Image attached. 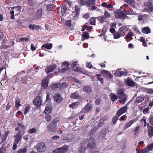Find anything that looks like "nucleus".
<instances>
[{"mask_svg":"<svg viewBox=\"0 0 153 153\" xmlns=\"http://www.w3.org/2000/svg\"><path fill=\"white\" fill-rule=\"evenodd\" d=\"M117 95L120 99L119 102L120 104H124L127 100V96L124 93V91L122 89H119L118 91Z\"/></svg>","mask_w":153,"mask_h":153,"instance_id":"1","label":"nucleus"},{"mask_svg":"<svg viewBox=\"0 0 153 153\" xmlns=\"http://www.w3.org/2000/svg\"><path fill=\"white\" fill-rule=\"evenodd\" d=\"M57 127V125L51 123L47 126V131L50 134L54 133L56 132Z\"/></svg>","mask_w":153,"mask_h":153,"instance_id":"2","label":"nucleus"},{"mask_svg":"<svg viewBox=\"0 0 153 153\" xmlns=\"http://www.w3.org/2000/svg\"><path fill=\"white\" fill-rule=\"evenodd\" d=\"M69 147L68 145H65L63 146L54 149V153H65L68 150Z\"/></svg>","mask_w":153,"mask_h":153,"instance_id":"3","label":"nucleus"},{"mask_svg":"<svg viewBox=\"0 0 153 153\" xmlns=\"http://www.w3.org/2000/svg\"><path fill=\"white\" fill-rule=\"evenodd\" d=\"M36 147L37 151L40 152H44L46 149L45 144L43 142L38 143Z\"/></svg>","mask_w":153,"mask_h":153,"instance_id":"4","label":"nucleus"},{"mask_svg":"<svg viewBox=\"0 0 153 153\" xmlns=\"http://www.w3.org/2000/svg\"><path fill=\"white\" fill-rule=\"evenodd\" d=\"M22 134L21 130H19L16 134V135L14 137V142L17 143L21 142L22 139Z\"/></svg>","mask_w":153,"mask_h":153,"instance_id":"5","label":"nucleus"},{"mask_svg":"<svg viewBox=\"0 0 153 153\" xmlns=\"http://www.w3.org/2000/svg\"><path fill=\"white\" fill-rule=\"evenodd\" d=\"M42 103V100L40 96H37L33 101V104L36 107L39 106Z\"/></svg>","mask_w":153,"mask_h":153,"instance_id":"6","label":"nucleus"},{"mask_svg":"<svg viewBox=\"0 0 153 153\" xmlns=\"http://www.w3.org/2000/svg\"><path fill=\"white\" fill-rule=\"evenodd\" d=\"M92 105L91 103H88L85 106V107L83 108L81 111V113H85L88 112L89 111H91V110Z\"/></svg>","mask_w":153,"mask_h":153,"instance_id":"7","label":"nucleus"},{"mask_svg":"<svg viewBox=\"0 0 153 153\" xmlns=\"http://www.w3.org/2000/svg\"><path fill=\"white\" fill-rule=\"evenodd\" d=\"M127 110V108L125 106L122 107L119 109L117 111L116 114L119 117L122 114L126 112Z\"/></svg>","mask_w":153,"mask_h":153,"instance_id":"8","label":"nucleus"},{"mask_svg":"<svg viewBox=\"0 0 153 153\" xmlns=\"http://www.w3.org/2000/svg\"><path fill=\"white\" fill-rule=\"evenodd\" d=\"M42 10L41 8L38 9L36 11L34 16V18L36 19L42 18Z\"/></svg>","mask_w":153,"mask_h":153,"instance_id":"9","label":"nucleus"},{"mask_svg":"<svg viewBox=\"0 0 153 153\" xmlns=\"http://www.w3.org/2000/svg\"><path fill=\"white\" fill-rule=\"evenodd\" d=\"M56 65L55 64L53 65H50L48 66L47 68L45 69V71L47 74L53 71L56 68Z\"/></svg>","mask_w":153,"mask_h":153,"instance_id":"10","label":"nucleus"},{"mask_svg":"<svg viewBox=\"0 0 153 153\" xmlns=\"http://www.w3.org/2000/svg\"><path fill=\"white\" fill-rule=\"evenodd\" d=\"M147 133L149 138H151L153 136V127L149 126V124L147 125Z\"/></svg>","mask_w":153,"mask_h":153,"instance_id":"11","label":"nucleus"},{"mask_svg":"<svg viewBox=\"0 0 153 153\" xmlns=\"http://www.w3.org/2000/svg\"><path fill=\"white\" fill-rule=\"evenodd\" d=\"M90 142L87 144L88 147L90 148L93 149L95 148L96 146V144L95 143V140L94 139H90L89 140Z\"/></svg>","mask_w":153,"mask_h":153,"instance_id":"12","label":"nucleus"},{"mask_svg":"<svg viewBox=\"0 0 153 153\" xmlns=\"http://www.w3.org/2000/svg\"><path fill=\"white\" fill-rule=\"evenodd\" d=\"M82 91L83 92L89 95L92 92V88L89 86H84L82 89Z\"/></svg>","mask_w":153,"mask_h":153,"instance_id":"13","label":"nucleus"},{"mask_svg":"<svg viewBox=\"0 0 153 153\" xmlns=\"http://www.w3.org/2000/svg\"><path fill=\"white\" fill-rule=\"evenodd\" d=\"M17 125L19 126V127H16L15 128V130L16 131L19 130H21L22 132L24 131L25 129V127L23 123H18Z\"/></svg>","mask_w":153,"mask_h":153,"instance_id":"14","label":"nucleus"},{"mask_svg":"<svg viewBox=\"0 0 153 153\" xmlns=\"http://www.w3.org/2000/svg\"><path fill=\"white\" fill-rule=\"evenodd\" d=\"M126 84L130 87H134L135 86V82L131 79L128 78L127 79L126 82Z\"/></svg>","mask_w":153,"mask_h":153,"instance_id":"15","label":"nucleus"},{"mask_svg":"<svg viewBox=\"0 0 153 153\" xmlns=\"http://www.w3.org/2000/svg\"><path fill=\"white\" fill-rule=\"evenodd\" d=\"M101 73L105 77L109 78L113 77V75L107 71L105 70H102L101 71Z\"/></svg>","mask_w":153,"mask_h":153,"instance_id":"16","label":"nucleus"},{"mask_svg":"<svg viewBox=\"0 0 153 153\" xmlns=\"http://www.w3.org/2000/svg\"><path fill=\"white\" fill-rule=\"evenodd\" d=\"M54 101L57 103L61 102L62 101V98L59 94H55L53 97Z\"/></svg>","mask_w":153,"mask_h":153,"instance_id":"17","label":"nucleus"},{"mask_svg":"<svg viewBox=\"0 0 153 153\" xmlns=\"http://www.w3.org/2000/svg\"><path fill=\"white\" fill-rule=\"evenodd\" d=\"M81 97L77 91L72 93L70 96V98L71 99H78L81 98Z\"/></svg>","mask_w":153,"mask_h":153,"instance_id":"18","label":"nucleus"},{"mask_svg":"<svg viewBox=\"0 0 153 153\" xmlns=\"http://www.w3.org/2000/svg\"><path fill=\"white\" fill-rule=\"evenodd\" d=\"M48 79L47 78H44L42 80L41 86L44 89H46L48 86Z\"/></svg>","mask_w":153,"mask_h":153,"instance_id":"19","label":"nucleus"},{"mask_svg":"<svg viewBox=\"0 0 153 153\" xmlns=\"http://www.w3.org/2000/svg\"><path fill=\"white\" fill-rule=\"evenodd\" d=\"M114 16L116 18H122L125 17L126 14L122 12H117L115 13Z\"/></svg>","mask_w":153,"mask_h":153,"instance_id":"20","label":"nucleus"},{"mask_svg":"<svg viewBox=\"0 0 153 153\" xmlns=\"http://www.w3.org/2000/svg\"><path fill=\"white\" fill-rule=\"evenodd\" d=\"M116 75L118 77H121L123 76H126L127 72L121 71L120 70H117L115 73Z\"/></svg>","mask_w":153,"mask_h":153,"instance_id":"21","label":"nucleus"},{"mask_svg":"<svg viewBox=\"0 0 153 153\" xmlns=\"http://www.w3.org/2000/svg\"><path fill=\"white\" fill-rule=\"evenodd\" d=\"M126 27L125 26H123L119 29V32L120 33L122 36H123L125 35V32L126 30Z\"/></svg>","mask_w":153,"mask_h":153,"instance_id":"22","label":"nucleus"},{"mask_svg":"<svg viewBox=\"0 0 153 153\" xmlns=\"http://www.w3.org/2000/svg\"><path fill=\"white\" fill-rule=\"evenodd\" d=\"M29 27L30 30H38L40 29V26L39 25L34 24H30L29 25Z\"/></svg>","mask_w":153,"mask_h":153,"instance_id":"23","label":"nucleus"},{"mask_svg":"<svg viewBox=\"0 0 153 153\" xmlns=\"http://www.w3.org/2000/svg\"><path fill=\"white\" fill-rule=\"evenodd\" d=\"M78 3L80 6L87 5L88 7H90V5L88 4V1H87L85 0H79Z\"/></svg>","mask_w":153,"mask_h":153,"instance_id":"24","label":"nucleus"},{"mask_svg":"<svg viewBox=\"0 0 153 153\" xmlns=\"http://www.w3.org/2000/svg\"><path fill=\"white\" fill-rule=\"evenodd\" d=\"M9 133L10 131L9 130L5 131L4 134L2 135L1 136V143L4 142L6 140Z\"/></svg>","mask_w":153,"mask_h":153,"instance_id":"25","label":"nucleus"},{"mask_svg":"<svg viewBox=\"0 0 153 153\" xmlns=\"http://www.w3.org/2000/svg\"><path fill=\"white\" fill-rule=\"evenodd\" d=\"M110 97L112 102L115 101L118 99V97L117 95L113 93L110 94Z\"/></svg>","mask_w":153,"mask_h":153,"instance_id":"26","label":"nucleus"},{"mask_svg":"<svg viewBox=\"0 0 153 153\" xmlns=\"http://www.w3.org/2000/svg\"><path fill=\"white\" fill-rule=\"evenodd\" d=\"M134 122V120H132L128 122L125 124L124 127V129L125 130L130 127Z\"/></svg>","mask_w":153,"mask_h":153,"instance_id":"27","label":"nucleus"},{"mask_svg":"<svg viewBox=\"0 0 153 153\" xmlns=\"http://www.w3.org/2000/svg\"><path fill=\"white\" fill-rule=\"evenodd\" d=\"M52 46L53 45L52 44L47 43L43 45L42 47V49H43V48H44L50 50L52 48Z\"/></svg>","mask_w":153,"mask_h":153,"instance_id":"28","label":"nucleus"},{"mask_svg":"<svg viewBox=\"0 0 153 153\" xmlns=\"http://www.w3.org/2000/svg\"><path fill=\"white\" fill-rule=\"evenodd\" d=\"M79 104V102H74L69 105V107L73 109L75 108L78 107Z\"/></svg>","mask_w":153,"mask_h":153,"instance_id":"29","label":"nucleus"},{"mask_svg":"<svg viewBox=\"0 0 153 153\" xmlns=\"http://www.w3.org/2000/svg\"><path fill=\"white\" fill-rule=\"evenodd\" d=\"M125 12L127 15H137V14L135 12L133 11L131 9L126 10Z\"/></svg>","mask_w":153,"mask_h":153,"instance_id":"30","label":"nucleus"},{"mask_svg":"<svg viewBox=\"0 0 153 153\" xmlns=\"http://www.w3.org/2000/svg\"><path fill=\"white\" fill-rule=\"evenodd\" d=\"M142 32L148 34L151 33L150 29L148 27H143L142 29Z\"/></svg>","mask_w":153,"mask_h":153,"instance_id":"31","label":"nucleus"},{"mask_svg":"<svg viewBox=\"0 0 153 153\" xmlns=\"http://www.w3.org/2000/svg\"><path fill=\"white\" fill-rule=\"evenodd\" d=\"M61 12L62 16L65 14V11L67 10V8L65 5H62L61 6Z\"/></svg>","mask_w":153,"mask_h":153,"instance_id":"32","label":"nucleus"},{"mask_svg":"<svg viewBox=\"0 0 153 153\" xmlns=\"http://www.w3.org/2000/svg\"><path fill=\"white\" fill-rule=\"evenodd\" d=\"M144 100V97H137L135 100V103H140Z\"/></svg>","mask_w":153,"mask_h":153,"instance_id":"33","label":"nucleus"},{"mask_svg":"<svg viewBox=\"0 0 153 153\" xmlns=\"http://www.w3.org/2000/svg\"><path fill=\"white\" fill-rule=\"evenodd\" d=\"M15 100V106L16 108H18L21 105L20 104L21 100L19 98L17 97L16 98Z\"/></svg>","mask_w":153,"mask_h":153,"instance_id":"34","label":"nucleus"},{"mask_svg":"<svg viewBox=\"0 0 153 153\" xmlns=\"http://www.w3.org/2000/svg\"><path fill=\"white\" fill-rule=\"evenodd\" d=\"M140 126H136L135 129L132 131L133 134L135 135L137 134L140 131Z\"/></svg>","mask_w":153,"mask_h":153,"instance_id":"35","label":"nucleus"},{"mask_svg":"<svg viewBox=\"0 0 153 153\" xmlns=\"http://www.w3.org/2000/svg\"><path fill=\"white\" fill-rule=\"evenodd\" d=\"M61 85L59 83H54L51 85V88L53 89H56L60 87Z\"/></svg>","mask_w":153,"mask_h":153,"instance_id":"36","label":"nucleus"},{"mask_svg":"<svg viewBox=\"0 0 153 153\" xmlns=\"http://www.w3.org/2000/svg\"><path fill=\"white\" fill-rule=\"evenodd\" d=\"M133 33L132 32H130L128 33L126 35V39H129L131 40L133 39L132 36L133 35Z\"/></svg>","mask_w":153,"mask_h":153,"instance_id":"37","label":"nucleus"},{"mask_svg":"<svg viewBox=\"0 0 153 153\" xmlns=\"http://www.w3.org/2000/svg\"><path fill=\"white\" fill-rule=\"evenodd\" d=\"M114 36V39H118L120 38L121 36L120 33L118 32H115L113 34Z\"/></svg>","mask_w":153,"mask_h":153,"instance_id":"38","label":"nucleus"},{"mask_svg":"<svg viewBox=\"0 0 153 153\" xmlns=\"http://www.w3.org/2000/svg\"><path fill=\"white\" fill-rule=\"evenodd\" d=\"M96 76H97V79L99 81H100L101 84L103 82V79L101 77V75L100 74H98L95 75Z\"/></svg>","mask_w":153,"mask_h":153,"instance_id":"39","label":"nucleus"},{"mask_svg":"<svg viewBox=\"0 0 153 153\" xmlns=\"http://www.w3.org/2000/svg\"><path fill=\"white\" fill-rule=\"evenodd\" d=\"M51 107L48 106L45 108L44 112L45 114H48L51 112Z\"/></svg>","mask_w":153,"mask_h":153,"instance_id":"40","label":"nucleus"},{"mask_svg":"<svg viewBox=\"0 0 153 153\" xmlns=\"http://www.w3.org/2000/svg\"><path fill=\"white\" fill-rule=\"evenodd\" d=\"M60 118L59 117H57L55 119H54L53 121L51 123L54 124V125H57V123H58L59 121Z\"/></svg>","mask_w":153,"mask_h":153,"instance_id":"41","label":"nucleus"},{"mask_svg":"<svg viewBox=\"0 0 153 153\" xmlns=\"http://www.w3.org/2000/svg\"><path fill=\"white\" fill-rule=\"evenodd\" d=\"M30 108V107L29 105H28L27 106L25 107L24 109V114H26L27 113L29 110Z\"/></svg>","mask_w":153,"mask_h":153,"instance_id":"42","label":"nucleus"},{"mask_svg":"<svg viewBox=\"0 0 153 153\" xmlns=\"http://www.w3.org/2000/svg\"><path fill=\"white\" fill-rule=\"evenodd\" d=\"M27 147L26 146H25L22 149H21L19 150L17 152L18 153H25L27 150Z\"/></svg>","mask_w":153,"mask_h":153,"instance_id":"43","label":"nucleus"},{"mask_svg":"<svg viewBox=\"0 0 153 153\" xmlns=\"http://www.w3.org/2000/svg\"><path fill=\"white\" fill-rule=\"evenodd\" d=\"M37 131V130L34 128H33L31 129H29L28 131V133L29 134H32L35 133Z\"/></svg>","mask_w":153,"mask_h":153,"instance_id":"44","label":"nucleus"},{"mask_svg":"<svg viewBox=\"0 0 153 153\" xmlns=\"http://www.w3.org/2000/svg\"><path fill=\"white\" fill-rule=\"evenodd\" d=\"M119 117L117 116H114L112 120V122L114 124H115L118 119Z\"/></svg>","mask_w":153,"mask_h":153,"instance_id":"45","label":"nucleus"},{"mask_svg":"<svg viewBox=\"0 0 153 153\" xmlns=\"http://www.w3.org/2000/svg\"><path fill=\"white\" fill-rule=\"evenodd\" d=\"M82 36L85 39H87L89 37V34L86 32H84L82 33Z\"/></svg>","mask_w":153,"mask_h":153,"instance_id":"46","label":"nucleus"},{"mask_svg":"<svg viewBox=\"0 0 153 153\" xmlns=\"http://www.w3.org/2000/svg\"><path fill=\"white\" fill-rule=\"evenodd\" d=\"M46 9L48 11H51L53 9V7L52 6L51 4H47L46 5Z\"/></svg>","mask_w":153,"mask_h":153,"instance_id":"47","label":"nucleus"},{"mask_svg":"<svg viewBox=\"0 0 153 153\" xmlns=\"http://www.w3.org/2000/svg\"><path fill=\"white\" fill-rule=\"evenodd\" d=\"M6 150V147H5L2 145L0 148V153H5L4 152Z\"/></svg>","mask_w":153,"mask_h":153,"instance_id":"48","label":"nucleus"},{"mask_svg":"<svg viewBox=\"0 0 153 153\" xmlns=\"http://www.w3.org/2000/svg\"><path fill=\"white\" fill-rule=\"evenodd\" d=\"M103 120L102 119H101L100 120L98 124L97 127H100L102 126L104 124Z\"/></svg>","mask_w":153,"mask_h":153,"instance_id":"49","label":"nucleus"},{"mask_svg":"<svg viewBox=\"0 0 153 153\" xmlns=\"http://www.w3.org/2000/svg\"><path fill=\"white\" fill-rule=\"evenodd\" d=\"M85 150V148L81 146L79 150L78 153H84Z\"/></svg>","mask_w":153,"mask_h":153,"instance_id":"50","label":"nucleus"},{"mask_svg":"<svg viewBox=\"0 0 153 153\" xmlns=\"http://www.w3.org/2000/svg\"><path fill=\"white\" fill-rule=\"evenodd\" d=\"M146 149L148 151L149 150L150 151L152 150L153 149V143L148 145Z\"/></svg>","mask_w":153,"mask_h":153,"instance_id":"51","label":"nucleus"},{"mask_svg":"<svg viewBox=\"0 0 153 153\" xmlns=\"http://www.w3.org/2000/svg\"><path fill=\"white\" fill-rule=\"evenodd\" d=\"M90 24L92 25H94L95 24L96 19L95 18H91L90 19Z\"/></svg>","mask_w":153,"mask_h":153,"instance_id":"52","label":"nucleus"},{"mask_svg":"<svg viewBox=\"0 0 153 153\" xmlns=\"http://www.w3.org/2000/svg\"><path fill=\"white\" fill-rule=\"evenodd\" d=\"M75 11L76 15H79V6L78 5H75Z\"/></svg>","mask_w":153,"mask_h":153,"instance_id":"53","label":"nucleus"},{"mask_svg":"<svg viewBox=\"0 0 153 153\" xmlns=\"http://www.w3.org/2000/svg\"><path fill=\"white\" fill-rule=\"evenodd\" d=\"M45 120L48 122L50 121L51 119V116L50 115H47L45 118Z\"/></svg>","mask_w":153,"mask_h":153,"instance_id":"54","label":"nucleus"},{"mask_svg":"<svg viewBox=\"0 0 153 153\" xmlns=\"http://www.w3.org/2000/svg\"><path fill=\"white\" fill-rule=\"evenodd\" d=\"M95 0H88V4L90 5V6L94 5L95 4Z\"/></svg>","mask_w":153,"mask_h":153,"instance_id":"55","label":"nucleus"},{"mask_svg":"<svg viewBox=\"0 0 153 153\" xmlns=\"http://www.w3.org/2000/svg\"><path fill=\"white\" fill-rule=\"evenodd\" d=\"M78 63V62L77 61H73L71 62V66L73 68L76 66Z\"/></svg>","mask_w":153,"mask_h":153,"instance_id":"56","label":"nucleus"},{"mask_svg":"<svg viewBox=\"0 0 153 153\" xmlns=\"http://www.w3.org/2000/svg\"><path fill=\"white\" fill-rule=\"evenodd\" d=\"M66 25L68 27H71V21L70 20H66L65 22Z\"/></svg>","mask_w":153,"mask_h":153,"instance_id":"57","label":"nucleus"},{"mask_svg":"<svg viewBox=\"0 0 153 153\" xmlns=\"http://www.w3.org/2000/svg\"><path fill=\"white\" fill-rule=\"evenodd\" d=\"M68 140L72 139L74 138V135L72 134H70L67 135Z\"/></svg>","mask_w":153,"mask_h":153,"instance_id":"58","label":"nucleus"},{"mask_svg":"<svg viewBox=\"0 0 153 153\" xmlns=\"http://www.w3.org/2000/svg\"><path fill=\"white\" fill-rule=\"evenodd\" d=\"M15 9L17 11L19 12L21 10L22 7L20 6H17L16 7H12V9Z\"/></svg>","mask_w":153,"mask_h":153,"instance_id":"59","label":"nucleus"},{"mask_svg":"<svg viewBox=\"0 0 153 153\" xmlns=\"http://www.w3.org/2000/svg\"><path fill=\"white\" fill-rule=\"evenodd\" d=\"M147 10L150 12L153 11V4H151L150 6L147 8Z\"/></svg>","mask_w":153,"mask_h":153,"instance_id":"60","label":"nucleus"},{"mask_svg":"<svg viewBox=\"0 0 153 153\" xmlns=\"http://www.w3.org/2000/svg\"><path fill=\"white\" fill-rule=\"evenodd\" d=\"M149 123L153 127V116H150L149 117Z\"/></svg>","mask_w":153,"mask_h":153,"instance_id":"61","label":"nucleus"},{"mask_svg":"<svg viewBox=\"0 0 153 153\" xmlns=\"http://www.w3.org/2000/svg\"><path fill=\"white\" fill-rule=\"evenodd\" d=\"M86 66L87 68H92L93 69H96V68H95L93 67L92 65L90 63H87L86 65Z\"/></svg>","mask_w":153,"mask_h":153,"instance_id":"62","label":"nucleus"},{"mask_svg":"<svg viewBox=\"0 0 153 153\" xmlns=\"http://www.w3.org/2000/svg\"><path fill=\"white\" fill-rule=\"evenodd\" d=\"M152 4V3L151 2L149 1H147L146 2L144 3L145 5L147 7H148L149 6H150Z\"/></svg>","mask_w":153,"mask_h":153,"instance_id":"63","label":"nucleus"},{"mask_svg":"<svg viewBox=\"0 0 153 153\" xmlns=\"http://www.w3.org/2000/svg\"><path fill=\"white\" fill-rule=\"evenodd\" d=\"M104 16L107 18H109L111 17L110 14L107 11H105L104 13Z\"/></svg>","mask_w":153,"mask_h":153,"instance_id":"64","label":"nucleus"}]
</instances>
